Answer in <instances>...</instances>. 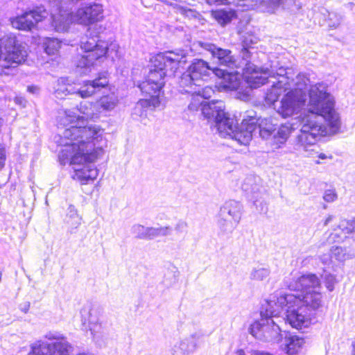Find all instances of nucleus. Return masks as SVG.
I'll use <instances>...</instances> for the list:
<instances>
[{"instance_id": "nucleus-19", "label": "nucleus", "mask_w": 355, "mask_h": 355, "mask_svg": "<svg viewBox=\"0 0 355 355\" xmlns=\"http://www.w3.org/2000/svg\"><path fill=\"white\" fill-rule=\"evenodd\" d=\"M291 291L301 293L321 288L320 281L315 274L309 273L298 277H293L285 281Z\"/></svg>"}, {"instance_id": "nucleus-5", "label": "nucleus", "mask_w": 355, "mask_h": 355, "mask_svg": "<svg viewBox=\"0 0 355 355\" xmlns=\"http://www.w3.org/2000/svg\"><path fill=\"white\" fill-rule=\"evenodd\" d=\"M256 113L253 110L247 111L244 114L239 127L237 120L225 112L224 116H221L215 126L221 137H230L241 145H247L251 141L253 132L256 131Z\"/></svg>"}, {"instance_id": "nucleus-14", "label": "nucleus", "mask_w": 355, "mask_h": 355, "mask_svg": "<svg viewBox=\"0 0 355 355\" xmlns=\"http://www.w3.org/2000/svg\"><path fill=\"white\" fill-rule=\"evenodd\" d=\"M188 108L191 111L200 110L205 118L214 121L215 125L221 116H224L225 112V105L223 101L207 102L199 94L192 98Z\"/></svg>"}, {"instance_id": "nucleus-51", "label": "nucleus", "mask_w": 355, "mask_h": 355, "mask_svg": "<svg viewBox=\"0 0 355 355\" xmlns=\"http://www.w3.org/2000/svg\"><path fill=\"white\" fill-rule=\"evenodd\" d=\"M29 308H30L29 302H26V303H24V304L21 305V310L22 311H24V313H26L28 311Z\"/></svg>"}, {"instance_id": "nucleus-45", "label": "nucleus", "mask_w": 355, "mask_h": 355, "mask_svg": "<svg viewBox=\"0 0 355 355\" xmlns=\"http://www.w3.org/2000/svg\"><path fill=\"white\" fill-rule=\"evenodd\" d=\"M209 5H225L234 1V0H205Z\"/></svg>"}, {"instance_id": "nucleus-44", "label": "nucleus", "mask_w": 355, "mask_h": 355, "mask_svg": "<svg viewBox=\"0 0 355 355\" xmlns=\"http://www.w3.org/2000/svg\"><path fill=\"white\" fill-rule=\"evenodd\" d=\"M187 228V223L183 220L178 221L175 226V230L178 233L184 232L186 231Z\"/></svg>"}, {"instance_id": "nucleus-43", "label": "nucleus", "mask_w": 355, "mask_h": 355, "mask_svg": "<svg viewBox=\"0 0 355 355\" xmlns=\"http://www.w3.org/2000/svg\"><path fill=\"white\" fill-rule=\"evenodd\" d=\"M337 193L334 189H327L324 191L323 199L327 202H332L337 199Z\"/></svg>"}, {"instance_id": "nucleus-17", "label": "nucleus", "mask_w": 355, "mask_h": 355, "mask_svg": "<svg viewBox=\"0 0 355 355\" xmlns=\"http://www.w3.org/2000/svg\"><path fill=\"white\" fill-rule=\"evenodd\" d=\"M306 96L302 93H288L282 98L280 105L277 109L278 113L283 117L291 116L298 112L304 105Z\"/></svg>"}, {"instance_id": "nucleus-15", "label": "nucleus", "mask_w": 355, "mask_h": 355, "mask_svg": "<svg viewBox=\"0 0 355 355\" xmlns=\"http://www.w3.org/2000/svg\"><path fill=\"white\" fill-rule=\"evenodd\" d=\"M48 15V11L43 6L36 7L33 10L26 11L22 15L11 19V24L13 28L30 31L35 25Z\"/></svg>"}, {"instance_id": "nucleus-13", "label": "nucleus", "mask_w": 355, "mask_h": 355, "mask_svg": "<svg viewBox=\"0 0 355 355\" xmlns=\"http://www.w3.org/2000/svg\"><path fill=\"white\" fill-rule=\"evenodd\" d=\"M242 206L238 201L229 200L220 208L217 225L223 234L231 233L239 224Z\"/></svg>"}, {"instance_id": "nucleus-10", "label": "nucleus", "mask_w": 355, "mask_h": 355, "mask_svg": "<svg viewBox=\"0 0 355 355\" xmlns=\"http://www.w3.org/2000/svg\"><path fill=\"white\" fill-rule=\"evenodd\" d=\"M27 51L25 46L17 43L12 33L0 37V67H15L25 61Z\"/></svg>"}, {"instance_id": "nucleus-7", "label": "nucleus", "mask_w": 355, "mask_h": 355, "mask_svg": "<svg viewBox=\"0 0 355 355\" xmlns=\"http://www.w3.org/2000/svg\"><path fill=\"white\" fill-rule=\"evenodd\" d=\"M320 289L311 290L295 293H286L277 296V302L272 301L269 306L270 314H277L284 304H297L303 306L307 311H315L322 306V293Z\"/></svg>"}, {"instance_id": "nucleus-4", "label": "nucleus", "mask_w": 355, "mask_h": 355, "mask_svg": "<svg viewBox=\"0 0 355 355\" xmlns=\"http://www.w3.org/2000/svg\"><path fill=\"white\" fill-rule=\"evenodd\" d=\"M214 76L222 78L224 87L235 90L239 86L237 76L216 67H211L202 59H194L187 72L184 73L180 80V86L186 93H200L205 80Z\"/></svg>"}, {"instance_id": "nucleus-54", "label": "nucleus", "mask_w": 355, "mask_h": 355, "mask_svg": "<svg viewBox=\"0 0 355 355\" xmlns=\"http://www.w3.org/2000/svg\"><path fill=\"white\" fill-rule=\"evenodd\" d=\"M67 222L73 228H75V220H73V219H68Z\"/></svg>"}, {"instance_id": "nucleus-22", "label": "nucleus", "mask_w": 355, "mask_h": 355, "mask_svg": "<svg viewBox=\"0 0 355 355\" xmlns=\"http://www.w3.org/2000/svg\"><path fill=\"white\" fill-rule=\"evenodd\" d=\"M202 335L196 332L178 342L171 348V355H190L197 347Z\"/></svg>"}, {"instance_id": "nucleus-23", "label": "nucleus", "mask_w": 355, "mask_h": 355, "mask_svg": "<svg viewBox=\"0 0 355 355\" xmlns=\"http://www.w3.org/2000/svg\"><path fill=\"white\" fill-rule=\"evenodd\" d=\"M281 346H284V349L290 355L297 354L302 348L304 343L302 338L292 335L286 331H284L282 336V341L279 342Z\"/></svg>"}, {"instance_id": "nucleus-16", "label": "nucleus", "mask_w": 355, "mask_h": 355, "mask_svg": "<svg viewBox=\"0 0 355 355\" xmlns=\"http://www.w3.org/2000/svg\"><path fill=\"white\" fill-rule=\"evenodd\" d=\"M286 310V320L294 328L300 329L307 327L311 323V311L297 304H284L281 313Z\"/></svg>"}, {"instance_id": "nucleus-36", "label": "nucleus", "mask_w": 355, "mask_h": 355, "mask_svg": "<svg viewBox=\"0 0 355 355\" xmlns=\"http://www.w3.org/2000/svg\"><path fill=\"white\" fill-rule=\"evenodd\" d=\"M43 48L48 55L55 54L61 46V42L57 38L46 37L43 42Z\"/></svg>"}, {"instance_id": "nucleus-49", "label": "nucleus", "mask_w": 355, "mask_h": 355, "mask_svg": "<svg viewBox=\"0 0 355 355\" xmlns=\"http://www.w3.org/2000/svg\"><path fill=\"white\" fill-rule=\"evenodd\" d=\"M27 91L33 94H37L40 92V88L37 86H28Z\"/></svg>"}, {"instance_id": "nucleus-57", "label": "nucleus", "mask_w": 355, "mask_h": 355, "mask_svg": "<svg viewBox=\"0 0 355 355\" xmlns=\"http://www.w3.org/2000/svg\"><path fill=\"white\" fill-rule=\"evenodd\" d=\"M324 245V242H322V243L320 245V246H319V247H320L321 245Z\"/></svg>"}, {"instance_id": "nucleus-40", "label": "nucleus", "mask_w": 355, "mask_h": 355, "mask_svg": "<svg viewBox=\"0 0 355 355\" xmlns=\"http://www.w3.org/2000/svg\"><path fill=\"white\" fill-rule=\"evenodd\" d=\"M338 228L345 234H350L355 232V218L352 220H342L338 225Z\"/></svg>"}, {"instance_id": "nucleus-29", "label": "nucleus", "mask_w": 355, "mask_h": 355, "mask_svg": "<svg viewBox=\"0 0 355 355\" xmlns=\"http://www.w3.org/2000/svg\"><path fill=\"white\" fill-rule=\"evenodd\" d=\"M211 15L219 24L224 26L236 17V12L232 9H221L212 11Z\"/></svg>"}, {"instance_id": "nucleus-46", "label": "nucleus", "mask_w": 355, "mask_h": 355, "mask_svg": "<svg viewBox=\"0 0 355 355\" xmlns=\"http://www.w3.org/2000/svg\"><path fill=\"white\" fill-rule=\"evenodd\" d=\"M241 53L243 60L245 62V67L246 66V64L248 62H252L251 61L248 60V59H250L251 57V52L249 51L248 49L243 47L241 50Z\"/></svg>"}, {"instance_id": "nucleus-26", "label": "nucleus", "mask_w": 355, "mask_h": 355, "mask_svg": "<svg viewBox=\"0 0 355 355\" xmlns=\"http://www.w3.org/2000/svg\"><path fill=\"white\" fill-rule=\"evenodd\" d=\"M159 98L148 97L144 99H141L135 105L132 111V115L140 117L146 116L147 108L154 110L159 107Z\"/></svg>"}, {"instance_id": "nucleus-1", "label": "nucleus", "mask_w": 355, "mask_h": 355, "mask_svg": "<svg viewBox=\"0 0 355 355\" xmlns=\"http://www.w3.org/2000/svg\"><path fill=\"white\" fill-rule=\"evenodd\" d=\"M62 147L59 152L61 164L75 165L73 178L81 184L92 183L98 176L94 162L104 153L107 141L103 128L72 126L55 139Z\"/></svg>"}, {"instance_id": "nucleus-33", "label": "nucleus", "mask_w": 355, "mask_h": 355, "mask_svg": "<svg viewBox=\"0 0 355 355\" xmlns=\"http://www.w3.org/2000/svg\"><path fill=\"white\" fill-rule=\"evenodd\" d=\"M270 274L269 267L260 264L253 267L250 272V279L253 281H263Z\"/></svg>"}, {"instance_id": "nucleus-38", "label": "nucleus", "mask_w": 355, "mask_h": 355, "mask_svg": "<svg viewBox=\"0 0 355 355\" xmlns=\"http://www.w3.org/2000/svg\"><path fill=\"white\" fill-rule=\"evenodd\" d=\"M321 278L323 280V283L324 284L327 289L330 292L333 291L334 289V285L338 282L335 275L324 270L323 274L321 275Z\"/></svg>"}, {"instance_id": "nucleus-6", "label": "nucleus", "mask_w": 355, "mask_h": 355, "mask_svg": "<svg viewBox=\"0 0 355 355\" xmlns=\"http://www.w3.org/2000/svg\"><path fill=\"white\" fill-rule=\"evenodd\" d=\"M277 302V295H272L267 300L265 305L262 306L260 315L261 318L250 325V333L255 338L266 342L279 343L282 341L283 334L279 323H284L279 319L281 311L277 314H270L269 304Z\"/></svg>"}, {"instance_id": "nucleus-50", "label": "nucleus", "mask_w": 355, "mask_h": 355, "mask_svg": "<svg viewBox=\"0 0 355 355\" xmlns=\"http://www.w3.org/2000/svg\"><path fill=\"white\" fill-rule=\"evenodd\" d=\"M15 101L16 103L25 106V100L22 97H15Z\"/></svg>"}, {"instance_id": "nucleus-2", "label": "nucleus", "mask_w": 355, "mask_h": 355, "mask_svg": "<svg viewBox=\"0 0 355 355\" xmlns=\"http://www.w3.org/2000/svg\"><path fill=\"white\" fill-rule=\"evenodd\" d=\"M307 112L300 116V130L296 145L307 150L322 136L334 135L340 131V117L335 109V99L328 92V85L318 83L311 85Z\"/></svg>"}, {"instance_id": "nucleus-12", "label": "nucleus", "mask_w": 355, "mask_h": 355, "mask_svg": "<svg viewBox=\"0 0 355 355\" xmlns=\"http://www.w3.org/2000/svg\"><path fill=\"white\" fill-rule=\"evenodd\" d=\"M46 338L50 341L39 340L31 346L32 355H67L71 347L67 340L58 333L49 332Z\"/></svg>"}, {"instance_id": "nucleus-34", "label": "nucleus", "mask_w": 355, "mask_h": 355, "mask_svg": "<svg viewBox=\"0 0 355 355\" xmlns=\"http://www.w3.org/2000/svg\"><path fill=\"white\" fill-rule=\"evenodd\" d=\"M172 228L170 226L165 227H147L146 239L153 240L159 236H166L171 234Z\"/></svg>"}, {"instance_id": "nucleus-3", "label": "nucleus", "mask_w": 355, "mask_h": 355, "mask_svg": "<svg viewBox=\"0 0 355 355\" xmlns=\"http://www.w3.org/2000/svg\"><path fill=\"white\" fill-rule=\"evenodd\" d=\"M187 62V53L179 49L167 51L156 55L154 69L150 71L146 80L139 84L141 92L146 97L159 98L161 89L164 85V77H171L180 67H184Z\"/></svg>"}, {"instance_id": "nucleus-55", "label": "nucleus", "mask_w": 355, "mask_h": 355, "mask_svg": "<svg viewBox=\"0 0 355 355\" xmlns=\"http://www.w3.org/2000/svg\"><path fill=\"white\" fill-rule=\"evenodd\" d=\"M352 346H353V354L355 355V342L353 343L352 344Z\"/></svg>"}, {"instance_id": "nucleus-52", "label": "nucleus", "mask_w": 355, "mask_h": 355, "mask_svg": "<svg viewBox=\"0 0 355 355\" xmlns=\"http://www.w3.org/2000/svg\"><path fill=\"white\" fill-rule=\"evenodd\" d=\"M329 158V159H331L332 158V156L330 155V156H327L326 154L324 153H320L319 155H318V158L319 159H325L327 158Z\"/></svg>"}, {"instance_id": "nucleus-27", "label": "nucleus", "mask_w": 355, "mask_h": 355, "mask_svg": "<svg viewBox=\"0 0 355 355\" xmlns=\"http://www.w3.org/2000/svg\"><path fill=\"white\" fill-rule=\"evenodd\" d=\"M256 130H258L260 137L263 139H268L272 137L276 125L270 119L257 118L256 116Z\"/></svg>"}, {"instance_id": "nucleus-9", "label": "nucleus", "mask_w": 355, "mask_h": 355, "mask_svg": "<svg viewBox=\"0 0 355 355\" xmlns=\"http://www.w3.org/2000/svg\"><path fill=\"white\" fill-rule=\"evenodd\" d=\"M80 49L84 54L77 60L76 67L83 70L80 71L81 73H87L88 69L104 57L108 50L106 42L99 40L98 36L89 37L87 35L82 38Z\"/></svg>"}, {"instance_id": "nucleus-8", "label": "nucleus", "mask_w": 355, "mask_h": 355, "mask_svg": "<svg viewBox=\"0 0 355 355\" xmlns=\"http://www.w3.org/2000/svg\"><path fill=\"white\" fill-rule=\"evenodd\" d=\"M67 79L61 78L58 80L55 88V94L58 98H63L69 94H78L81 98H87L92 96L97 91L105 87L109 83L106 73H103L94 80L84 82L80 87L67 83Z\"/></svg>"}, {"instance_id": "nucleus-18", "label": "nucleus", "mask_w": 355, "mask_h": 355, "mask_svg": "<svg viewBox=\"0 0 355 355\" xmlns=\"http://www.w3.org/2000/svg\"><path fill=\"white\" fill-rule=\"evenodd\" d=\"M273 69L270 71L268 68L263 69V68L258 67L252 62H248L243 69L246 82L252 88H257L265 85L266 83L271 82L268 80V78L273 73Z\"/></svg>"}, {"instance_id": "nucleus-42", "label": "nucleus", "mask_w": 355, "mask_h": 355, "mask_svg": "<svg viewBox=\"0 0 355 355\" xmlns=\"http://www.w3.org/2000/svg\"><path fill=\"white\" fill-rule=\"evenodd\" d=\"M345 237V236H340L338 232H336V230H334V232L330 233L326 238V242L328 244L340 242V241H343Z\"/></svg>"}, {"instance_id": "nucleus-24", "label": "nucleus", "mask_w": 355, "mask_h": 355, "mask_svg": "<svg viewBox=\"0 0 355 355\" xmlns=\"http://www.w3.org/2000/svg\"><path fill=\"white\" fill-rule=\"evenodd\" d=\"M82 317L83 324L89 327L94 339L96 340L99 337V334L101 330L98 312L97 310L91 309L87 311L85 315L82 313Z\"/></svg>"}, {"instance_id": "nucleus-25", "label": "nucleus", "mask_w": 355, "mask_h": 355, "mask_svg": "<svg viewBox=\"0 0 355 355\" xmlns=\"http://www.w3.org/2000/svg\"><path fill=\"white\" fill-rule=\"evenodd\" d=\"M292 127L290 123L282 124L275 128L272 137L271 145L273 149L282 148L286 142L291 133Z\"/></svg>"}, {"instance_id": "nucleus-35", "label": "nucleus", "mask_w": 355, "mask_h": 355, "mask_svg": "<svg viewBox=\"0 0 355 355\" xmlns=\"http://www.w3.org/2000/svg\"><path fill=\"white\" fill-rule=\"evenodd\" d=\"M117 102V98L114 95L104 96L96 103V109L101 108L103 111H110L115 107Z\"/></svg>"}, {"instance_id": "nucleus-39", "label": "nucleus", "mask_w": 355, "mask_h": 355, "mask_svg": "<svg viewBox=\"0 0 355 355\" xmlns=\"http://www.w3.org/2000/svg\"><path fill=\"white\" fill-rule=\"evenodd\" d=\"M130 232L137 239H146L147 227L140 224H135L131 227Z\"/></svg>"}, {"instance_id": "nucleus-53", "label": "nucleus", "mask_w": 355, "mask_h": 355, "mask_svg": "<svg viewBox=\"0 0 355 355\" xmlns=\"http://www.w3.org/2000/svg\"><path fill=\"white\" fill-rule=\"evenodd\" d=\"M334 218L332 215H329L324 222V225H327Z\"/></svg>"}, {"instance_id": "nucleus-20", "label": "nucleus", "mask_w": 355, "mask_h": 355, "mask_svg": "<svg viewBox=\"0 0 355 355\" xmlns=\"http://www.w3.org/2000/svg\"><path fill=\"white\" fill-rule=\"evenodd\" d=\"M242 190L250 200L253 202L257 209L260 212H266L267 207L258 200L261 191L260 178L254 175L248 176L242 184Z\"/></svg>"}, {"instance_id": "nucleus-31", "label": "nucleus", "mask_w": 355, "mask_h": 355, "mask_svg": "<svg viewBox=\"0 0 355 355\" xmlns=\"http://www.w3.org/2000/svg\"><path fill=\"white\" fill-rule=\"evenodd\" d=\"M321 13L325 17L327 24L331 29L337 28L343 20L344 16L336 12H329L326 9H322Z\"/></svg>"}, {"instance_id": "nucleus-21", "label": "nucleus", "mask_w": 355, "mask_h": 355, "mask_svg": "<svg viewBox=\"0 0 355 355\" xmlns=\"http://www.w3.org/2000/svg\"><path fill=\"white\" fill-rule=\"evenodd\" d=\"M200 44L202 49L211 53L212 58L218 64L230 68H233L236 66V60L231 51L218 47L211 43L200 42Z\"/></svg>"}, {"instance_id": "nucleus-56", "label": "nucleus", "mask_w": 355, "mask_h": 355, "mask_svg": "<svg viewBox=\"0 0 355 355\" xmlns=\"http://www.w3.org/2000/svg\"><path fill=\"white\" fill-rule=\"evenodd\" d=\"M315 164H320V161H318V160H316V161H315Z\"/></svg>"}, {"instance_id": "nucleus-37", "label": "nucleus", "mask_w": 355, "mask_h": 355, "mask_svg": "<svg viewBox=\"0 0 355 355\" xmlns=\"http://www.w3.org/2000/svg\"><path fill=\"white\" fill-rule=\"evenodd\" d=\"M331 252L332 257L339 261H344L347 259L353 257L352 255L347 253L345 248H343L342 247H333L331 249Z\"/></svg>"}, {"instance_id": "nucleus-47", "label": "nucleus", "mask_w": 355, "mask_h": 355, "mask_svg": "<svg viewBox=\"0 0 355 355\" xmlns=\"http://www.w3.org/2000/svg\"><path fill=\"white\" fill-rule=\"evenodd\" d=\"M332 254H324L320 257V260L324 266H329L331 263Z\"/></svg>"}, {"instance_id": "nucleus-28", "label": "nucleus", "mask_w": 355, "mask_h": 355, "mask_svg": "<svg viewBox=\"0 0 355 355\" xmlns=\"http://www.w3.org/2000/svg\"><path fill=\"white\" fill-rule=\"evenodd\" d=\"M310 84V80L304 73H299L295 79H290L288 89L293 93H302L306 96L305 90Z\"/></svg>"}, {"instance_id": "nucleus-11", "label": "nucleus", "mask_w": 355, "mask_h": 355, "mask_svg": "<svg viewBox=\"0 0 355 355\" xmlns=\"http://www.w3.org/2000/svg\"><path fill=\"white\" fill-rule=\"evenodd\" d=\"M79 114L71 111L67 110L64 112V116L60 118L59 121L60 125H63L64 128L63 130H60L58 136L54 137V140L58 139V137L67 129L76 127H86V126H95L101 128L99 125L94 124H88L89 119H94L98 117L96 104H92L89 102L85 101L80 103L78 107Z\"/></svg>"}, {"instance_id": "nucleus-41", "label": "nucleus", "mask_w": 355, "mask_h": 355, "mask_svg": "<svg viewBox=\"0 0 355 355\" xmlns=\"http://www.w3.org/2000/svg\"><path fill=\"white\" fill-rule=\"evenodd\" d=\"M67 217L68 219L75 220V229H76L81 223V218L78 216L75 207L72 205H70L68 207Z\"/></svg>"}, {"instance_id": "nucleus-48", "label": "nucleus", "mask_w": 355, "mask_h": 355, "mask_svg": "<svg viewBox=\"0 0 355 355\" xmlns=\"http://www.w3.org/2000/svg\"><path fill=\"white\" fill-rule=\"evenodd\" d=\"M6 159V153L3 148L0 147V167H2L4 165V162Z\"/></svg>"}, {"instance_id": "nucleus-32", "label": "nucleus", "mask_w": 355, "mask_h": 355, "mask_svg": "<svg viewBox=\"0 0 355 355\" xmlns=\"http://www.w3.org/2000/svg\"><path fill=\"white\" fill-rule=\"evenodd\" d=\"M273 69V73H271L270 78H276L275 75L277 76V85L279 86H287L289 84L290 77H288V72L287 71V69L284 67H279L278 69H275L274 67H270L269 69L270 71Z\"/></svg>"}, {"instance_id": "nucleus-30", "label": "nucleus", "mask_w": 355, "mask_h": 355, "mask_svg": "<svg viewBox=\"0 0 355 355\" xmlns=\"http://www.w3.org/2000/svg\"><path fill=\"white\" fill-rule=\"evenodd\" d=\"M272 87L266 93L265 100L268 104H273L282 94V92L288 90L287 86L277 85L275 81H272Z\"/></svg>"}]
</instances>
